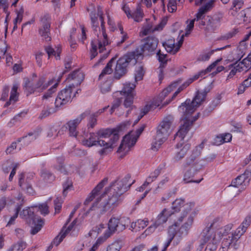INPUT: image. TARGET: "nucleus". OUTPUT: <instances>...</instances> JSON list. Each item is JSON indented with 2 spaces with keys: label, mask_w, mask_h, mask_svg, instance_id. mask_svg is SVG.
Returning <instances> with one entry per match:
<instances>
[{
  "label": "nucleus",
  "mask_w": 251,
  "mask_h": 251,
  "mask_svg": "<svg viewBox=\"0 0 251 251\" xmlns=\"http://www.w3.org/2000/svg\"><path fill=\"white\" fill-rule=\"evenodd\" d=\"M90 246L88 239L79 241L76 244L75 251H85L86 248Z\"/></svg>",
  "instance_id": "obj_45"
},
{
  "label": "nucleus",
  "mask_w": 251,
  "mask_h": 251,
  "mask_svg": "<svg viewBox=\"0 0 251 251\" xmlns=\"http://www.w3.org/2000/svg\"><path fill=\"white\" fill-rule=\"evenodd\" d=\"M214 2V0H210L204 5L200 7L198 12L197 13L198 16V18H200L201 16L204 15L207 11L211 9L213 6Z\"/></svg>",
  "instance_id": "obj_40"
},
{
  "label": "nucleus",
  "mask_w": 251,
  "mask_h": 251,
  "mask_svg": "<svg viewBox=\"0 0 251 251\" xmlns=\"http://www.w3.org/2000/svg\"><path fill=\"white\" fill-rule=\"evenodd\" d=\"M116 58L113 57L107 64L105 67L103 69L99 75V78L102 79L106 75H109L112 73L113 70L112 67L115 64Z\"/></svg>",
  "instance_id": "obj_32"
},
{
  "label": "nucleus",
  "mask_w": 251,
  "mask_h": 251,
  "mask_svg": "<svg viewBox=\"0 0 251 251\" xmlns=\"http://www.w3.org/2000/svg\"><path fill=\"white\" fill-rule=\"evenodd\" d=\"M119 129L115 128L102 129L97 131V134L100 139L109 138V140L106 143H113V145H115L119 139Z\"/></svg>",
  "instance_id": "obj_17"
},
{
  "label": "nucleus",
  "mask_w": 251,
  "mask_h": 251,
  "mask_svg": "<svg viewBox=\"0 0 251 251\" xmlns=\"http://www.w3.org/2000/svg\"><path fill=\"white\" fill-rule=\"evenodd\" d=\"M144 75V71L142 66L136 67L135 73V79L136 81L142 79Z\"/></svg>",
  "instance_id": "obj_52"
},
{
  "label": "nucleus",
  "mask_w": 251,
  "mask_h": 251,
  "mask_svg": "<svg viewBox=\"0 0 251 251\" xmlns=\"http://www.w3.org/2000/svg\"><path fill=\"white\" fill-rule=\"evenodd\" d=\"M110 236L109 232L105 233L103 236L100 237L95 243L90 248L89 251H96L99 246L103 242H104Z\"/></svg>",
  "instance_id": "obj_44"
},
{
  "label": "nucleus",
  "mask_w": 251,
  "mask_h": 251,
  "mask_svg": "<svg viewBox=\"0 0 251 251\" xmlns=\"http://www.w3.org/2000/svg\"><path fill=\"white\" fill-rule=\"evenodd\" d=\"M135 85L131 83H126L121 91L116 92L114 94L115 100L111 107V113L117 108L124 100V105L126 108H130V109L127 111V114H129L130 110L133 108V101L134 99V89Z\"/></svg>",
  "instance_id": "obj_6"
},
{
  "label": "nucleus",
  "mask_w": 251,
  "mask_h": 251,
  "mask_svg": "<svg viewBox=\"0 0 251 251\" xmlns=\"http://www.w3.org/2000/svg\"><path fill=\"white\" fill-rule=\"evenodd\" d=\"M233 227V225L228 224L224 226L218 227L213 223L206 227L202 231L200 247L205 248L204 251H215L217 244L223 237L228 235Z\"/></svg>",
  "instance_id": "obj_3"
},
{
  "label": "nucleus",
  "mask_w": 251,
  "mask_h": 251,
  "mask_svg": "<svg viewBox=\"0 0 251 251\" xmlns=\"http://www.w3.org/2000/svg\"><path fill=\"white\" fill-rule=\"evenodd\" d=\"M41 23L42 26L39 29V34L43 40L47 42L50 41L51 40V37L50 36V18L47 16H45L42 19Z\"/></svg>",
  "instance_id": "obj_19"
},
{
  "label": "nucleus",
  "mask_w": 251,
  "mask_h": 251,
  "mask_svg": "<svg viewBox=\"0 0 251 251\" xmlns=\"http://www.w3.org/2000/svg\"><path fill=\"white\" fill-rule=\"evenodd\" d=\"M173 214V213L172 212V211L170 210V209L164 208L161 212L158 214L154 223L159 226L166 223L168 218Z\"/></svg>",
  "instance_id": "obj_28"
},
{
  "label": "nucleus",
  "mask_w": 251,
  "mask_h": 251,
  "mask_svg": "<svg viewBox=\"0 0 251 251\" xmlns=\"http://www.w3.org/2000/svg\"><path fill=\"white\" fill-rule=\"evenodd\" d=\"M108 178L107 177L104 178L92 190L90 195L86 198L84 204L87 205L92 201L94 199H96V201L92 206V207L97 206L98 203L101 200V198L103 197L105 193H107L108 188H107L105 192L102 194H100V191L103 187V186L107 183Z\"/></svg>",
  "instance_id": "obj_13"
},
{
  "label": "nucleus",
  "mask_w": 251,
  "mask_h": 251,
  "mask_svg": "<svg viewBox=\"0 0 251 251\" xmlns=\"http://www.w3.org/2000/svg\"><path fill=\"white\" fill-rule=\"evenodd\" d=\"M221 97L218 96L215 98L209 104L208 107L205 111V114L208 115L209 113L211 112L217 106L219 105L221 103Z\"/></svg>",
  "instance_id": "obj_41"
},
{
  "label": "nucleus",
  "mask_w": 251,
  "mask_h": 251,
  "mask_svg": "<svg viewBox=\"0 0 251 251\" xmlns=\"http://www.w3.org/2000/svg\"><path fill=\"white\" fill-rule=\"evenodd\" d=\"M86 113L84 112L77 116L75 119L70 120L67 123V126L71 136L76 137L78 132L77 127L81 123V121L85 118Z\"/></svg>",
  "instance_id": "obj_20"
},
{
  "label": "nucleus",
  "mask_w": 251,
  "mask_h": 251,
  "mask_svg": "<svg viewBox=\"0 0 251 251\" xmlns=\"http://www.w3.org/2000/svg\"><path fill=\"white\" fill-rule=\"evenodd\" d=\"M206 164V160L201 159H200L199 161H197L195 164L190 165L191 166V168L184 172L183 181L186 183L194 182L199 183L201 182L203 180L202 177L197 180H193V178L205 167Z\"/></svg>",
  "instance_id": "obj_10"
},
{
  "label": "nucleus",
  "mask_w": 251,
  "mask_h": 251,
  "mask_svg": "<svg viewBox=\"0 0 251 251\" xmlns=\"http://www.w3.org/2000/svg\"><path fill=\"white\" fill-rule=\"evenodd\" d=\"M145 127L146 125L143 124L136 130L135 134L134 132H130L124 136L117 151L118 152L122 153L121 157L125 156L129 151L130 148L135 144L138 138Z\"/></svg>",
  "instance_id": "obj_8"
},
{
  "label": "nucleus",
  "mask_w": 251,
  "mask_h": 251,
  "mask_svg": "<svg viewBox=\"0 0 251 251\" xmlns=\"http://www.w3.org/2000/svg\"><path fill=\"white\" fill-rule=\"evenodd\" d=\"M121 242H114L107 247L106 251H120V249H121Z\"/></svg>",
  "instance_id": "obj_51"
},
{
  "label": "nucleus",
  "mask_w": 251,
  "mask_h": 251,
  "mask_svg": "<svg viewBox=\"0 0 251 251\" xmlns=\"http://www.w3.org/2000/svg\"><path fill=\"white\" fill-rule=\"evenodd\" d=\"M184 36V34L181 36L177 45H175V43L167 44L165 43L163 44V46L167 52L175 54L179 50L180 47L182 45L183 42Z\"/></svg>",
  "instance_id": "obj_27"
},
{
  "label": "nucleus",
  "mask_w": 251,
  "mask_h": 251,
  "mask_svg": "<svg viewBox=\"0 0 251 251\" xmlns=\"http://www.w3.org/2000/svg\"><path fill=\"white\" fill-rule=\"evenodd\" d=\"M73 91L72 86H68L59 92L55 100V107L59 108L70 103L73 98Z\"/></svg>",
  "instance_id": "obj_16"
},
{
  "label": "nucleus",
  "mask_w": 251,
  "mask_h": 251,
  "mask_svg": "<svg viewBox=\"0 0 251 251\" xmlns=\"http://www.w3.org/2000/svg\"><path fill=\"white\" fill-rule=\"evenodd\" d=\"M207 19H208V25L211 27L214 28L219 25L220 19L218 16L207 17Z\"/></svg>",
  "instance_id": "obj_47"
},
{
  "label": "nucleus",
  "mask_w": 251,
  "mask_h": 251,
  "mask_svg": "<svg viewBox=\"0 0 251 251\" xmlns=\"http://www.w3.org/2000/svg\"><path fill=\"white\" fill-rule=\"evenodd\" d=\"M133 53L128 52L117 61L114 74V76L116 78L119 79L126 73V67L132 59H136Z\"/></svg>",
  "instance_id": "obj_12"
},
{
  "label": "nucleus",
  "mask_w": 251,
  "mask_h": 251,
  "mask_svg": "<svg viewBox=\"0 0 251 251\" xmlns=\"http://www.w3.org/2000/svg\"><path fill=\"white\" fill-rule=\"evenodd\" d=\"M45 79L44 77H40L34 86H31L28 79L25 81V87L27 91V95L33 93L34 92L40 93L47 89L49 86L53 84V80H50L47 83H45Z\"/></svg>",
  "instance_id": "obj_15"
},
{
  "label": "nucleus",
  "mask_w": 251,
  "mask_h": 251,
  "mask_svg": "<svg viewBox=\"0 0 251 251\" xmlns=\"http://www.w3.org/2000/svg\"><path fill=\"white\" fill-rule=\"evenodd\" d=\"M38 136V134L37 132L29 133L28 135L19 139L18 140V143L22 141L24 145H28L31 142L35 140Z\"/></svg>",
  "instance_id": "obj_42"
},
{
  "label": "nucleus",
  "mask_w": 251,
  "mask_h": 251,
  "mask_svg": "<svg viewBox=\"0 0 251 251\" xmlns=\"http://www.w3.org/2000/svg\"><path fill=\"white\" fill-rule=\"evenodd\" d=\"M203 147L204 144L202 142L192 151L191 154L186 158L183 165L184 168H186L187 167L195 164L197 161L200 160H198L197 158L200 155Z\"/></svg>",
  "instance_id": "obj_18"
},
{
  "label": "nucleus",
  "mask_w": 251,
  "mask_h": 251,
  "mask_svg": "<svg viewBox=\"0 0 251 251\" xmlns=\"http://www.w3.org/2000/svg\"><path fill=\"white\" fill-rule=\"evenodd\" d=\"M156 56L161 64H164L167 63V54L162 53L160 50L157 51Z\"/></svg>",
  "instance_id": "obj_56"
},
{
  "label": "nucleus",
  "mask_w": 251,
  "mask_h": 251,
  "mask_svg": "<svg viewBox=\"0 0 251 251\" xmlns=\"http://www.w3.org/2000/svg\"><path fill=\"white\" fill-rule=\"evenodd\" d=\"M167 20L166 18L163 19L160 23L154 28H152L150 25H148L144 27L142 31L143 35H147L151 32L154 31H159L163 29L164 26L166 25Z\"/></svg>",
  "instance_id": "obj_29"
},
{
  "label": "nucleus",
  "mask_w": 251,
  "mask_h": 251,
  "mask_svg": "<svg viewBox=\"0 0 251 251\" xmlns=\"http://www.w3.org/2000/svg\"><path fill=\"white\" fill-rule=\"evenodd\" d=\"M20 216L22 218L29 221V223H30V221H32L33 223H35L36 218L34 216V211L32 207H27L23 209L21 212Z\"/></svg>",
  "instance_id": "obj_31"
},
{
  "label": "nucleus",
  "mask_w": 251,
  "mask_h": 251,
  "mask_svg": "<svg viewBox=\"0 0 251 251\" xmlns=\"http://www.w3.org/2000/svg\"><path fill=\"white\" fill-rule=\"evenodd\" d=\"M177 86V82H174L171 85H170L168 87H167L166 88L164 89L162 92L159 94L158 98L157 100L158 102L163 104V101L165 99V98L168 96L169 93H170L171 92L173 91L176 88Z\"/></svg>",
  "instance_id": "obj_30"
},
{
  "label": "nucleus",
  "mask_w": 251,
  "mask_h": 251,
  "mask_svg": "<svg viewBox=\"0 0 251 251\" xmlns=\"http://www.w3.org/2000/svg\"><path fill=\"white\" fill-rule=\"evenodd\" d=\"M100 147H103V149L100 150L99 153L100 155H102L106 153L107 150L110 149V151H112L113 149L115 146V145H113V143H106L105 144H104L103 146H100Z\"/></svg>",
  "instance_id": "obj_54"
},
{
  "label": "nucleus",
  "mask_w": 251,
  "mask_h": 251,
  "mask_svg": "<svg viewBox=\"0 0 251 251\" xmlns=\"http://www.w3.org/2000/svg\"><path fill=\"white\" fill-rule=\"evenodd\" d=\"M62 202L63 201L60 198H56V199L54 200V204L55 213H58L60 212L62 208Z\"/></svg>",
  "instance_id": "obj_60"
},
{
  "label": "nucleus",
  "mask_w": 251,
  "mask_h": 251,
  "mask_svg": "<svg viewBox=\"0 0 251 251\" xmlns=\"http://www.w3.org/2000/svg\"><path fill=\"white\" fill-rule=\"evenodd\" d=\"M82 144L86 147H91L94 146H103L106 144V141L100 139L96 132L90 133L89 138L82 140Z\"/></svg>",
  "instance_id": "obj_23"
},
{
  "label": "nucleus",
  "mask_w": 251,
  "mask_h": 251,
  "mask_svg": "<svg viewBox=\"0 0 251 251\" xmlns=\"http://www.w3.org/2000/svg\"><path fill=\"white\" fill-rule=\"evenodd\" d=\"M230 236H228V237H224L223 241H222V247L221 248H220L219 250V251H236V250L238 249H233V248H231V247H230V246H225L224 245V242L225 240L226 239H230Z\"/></svg>",
  "instance_id": "obj_61"
},
{
  "label": "nucleus",
  "mask_w": 251,
  "mask_h": 251,
  "mask_svg": "<svg viewBox=\"0 0 251 251\" xmlns=\"http://www.w3.org/2000/svg\"><path fill=\"white\" fill-rule=\"evenodd\" d=\"M21 210V207L19 205L16 206L15 209V213L10 218L9 221H8L6 226H10L11 225H13L14 224L15 220L18 217L19 211Z\"/></svg>",
  "instance_id": "obj_57"
},
{
  "label": "nucleus",
  "mask_w": 251,
  "mask_h": 251,
  "mask_svg": "<svg viewBox=\"0 0 251 251\" xmlns=\"http://www.w3.org/2000/svg\"><path fill=\"white\" fill-rule=\"evenodd\" d=\"M213 52L214 50H211L207 52L202 53L199 56L198 60L200 61H207L209 59L210 56L213 53Z\"/></svg>",
  "instance_id": "obj_62"
},
{
  "label": "nucleus",
  "mask_w": 251,
  "mask_h": 251,
  "mask_svg": "<svg viewBox=\"0 0 251 251\" xmlns=\"http://www.w3.org/2000/svg\"><path fill=\"white\" fill-rule=\"evenodd\" d=\"M186 204L183 199H176L172 203L171 209H170V210H171L172 212L173 213V214H174L176 212L179 211L181 208H182V209H183L184 205Z\"/></svg>",
  "instance_id": "obj_37"
},
{
  "label": "nucleus",
  "mask_w": 251,
  "mask_h": 251,
  "mask_svg": "<svg viewBox=\"0 0 251 251\" xmlns=\"http://www.w3.org/2000/svg\"><path fill=\"white\" fill-rule=\"evenodd\" d=\"M36 207H38L41 214L44 216L47 215L49 212V207L46 203L40 204Z\"/></svg>",
  "instance_id": "obj_58"
},
{
  "label": "nucleus",
  "mask_w": 251,
  "mask_h": 251,
  "mask_svg": "<svg viewBox=\"0 0 251 251\" xmlns=\"http://www.w3.org/2000/svg\"><path fill=\"white\" fill-rule=\"evenodd\" d=\"M195 203L190 202L184 205L183 209L177 217V221L168 230V237L163 245L162 251H165L173 239L176 240L177 244L181 237L186 235L191 228L196 213L194 209Z\"/></svg>",
  "instance_id": "obj_1"
},
{
  "label": "nucleus",
  "mask_w": 251,
  "mask_h": 251,
  "mask_svg": "<svg viewBox=\"0 0 251 251\" xmlns=\"http://www.w3.org/2000/svg\"><path fill=\"white\" fill-rule=\"evenodd\" d=\"M208 91L207 88L201 91H198L192 101L187 100L185 102L179 106V111L183 114V119L181 120L180 128L176 133V137L180 138V140L184 139L193 123L197 120V116L193 117L189 116L205 100Z\"/></svg>",
  "instance_id": "obj_2"
},
{
  "label": "nucleus",
  "mask_w": 251,
  "mask_h": 251,
  "mask_svg": "<svg viewBox=\"0 0 251 251\" xmlns=\"http://www.w3.org/2000/svg\"><path fill=\"white\" fill-rule=\"evenodd\" d=\"M57 165L54 166V168L60 172L64 174H66L67 172L65 170V167L63 165V158L62 157H58L56 159Z\"/></svg>",
  "instance_id": "obj_49"
},
{
  "label": "nucleus",
  "mask_w": 251,
  "mask_h": 251,
  "mask_svg": "<svg viewBox=\"0 0 251 251\" xmlns=\"http://www.w3.org/2000/svg\"><path fill=\"white\" fill-rule=\"evenodd\" d=\"M173 122V118L171 116H168L163 120L156 129L161 131L165 136H169L174 128Z\"/></svg>",
  "instance_id": "obj_22"
},
{
  "label": "nucleus",
  "mask_w": 251,
  "mask_h": 251,
  "mask_svg": "<svg viewBox=\"0 0 251 251\" xmlns=\"http://www.w3.org/2000/svg\"><path fill=\"white\" fill-rule=\"evenodd\" d=\"M129 176H126L121 180H116L113 183L110 188V194L107 200L100 203L99 207L101 213L112 211L120 202V196L130 187L132 183H127Z\"/></svg>",
  "instance_id": "obj_5"
},
{
  "label": "nucleus",
  "mask_w": 251,
  "mask_h": 251,
  "mask_svg": "<svg viewBox=\"0 0 251 251\" xmlns=\"http://www.w3.org/2000/svg\"><path fill=\"white\" fill-rule=\"evenodd\" d=\"M18 88V85L16 84H14L10 93V96L9 100L6 102L5 106H9L11 103H14L18 100V93H17V90Z\"/></svg>",
  "instance_id": "obj_34"
},
{
  "label": "nucleus",
  "mask_w": 251,
  "mask_h": 251,
  "mask_svg": "<svg viewBox=\"0 0 251 251\" xmlns=\"http://www.w3.org/2000/svg\"><path fill=\"white\" fill-rule=\"evenodd\" d=\"M251 223V215H248L245 217L241 225L231 233L230 236V238L224 241V245L225 246H230L233 249H238L241 244L239 239L246 231Z\"/></svg>",
  "instance_id": "obj_7"
},
{
  "label": "nucleus",
  "mask_w": 251,
  "mask_h": 251,
  "mask_svg": "<svg viewBox=\"0 0 251 251\" xmlns=\"http://www.w3.org/2000/svg\"><path fill=\"white\" fill-rule=\"evenodd\" d=\"M26 247L25 242L21 241L12 246L7 251H23Z\"/></svg>",
  "instance_id": "obj_48"
},
{
  "label": "nucleus",
  "mask_w": 251,
  "mask_h": 251,
  "mask_svg": "<svg viewBox=\"0 0 251 251\" xmlns=\"http://www.w3.org/2000/svg\"><path fill=\"white\" fill-rule=\"evenodd\" d=\"M168 137V136H165L161 131L156 129V135L154 136L151 143V150L157 151L167 139Z\"/></svg>",
  "instance_id": "obj_24"
},
{
  "label": "nucleus",
  "mask_w": 251,
  "mask_h": 251,
  "mask_svg": "<svg viewBox=\"0 0 251 251\" xmlns=\"http://www.w3.org/2000/svg\"><path fill=\"white\" fill-rule=\"evenodd\" d=\"M198 15L196 14V18L193 20H191L190 21L189 23L187 25L185 28V35L187 36L190 33L191 31L193 29L195 22L196 21H198L199 19H200V18L198 19Z\"/></svg>",
  "instance_id": "obj_55"
},
{
  "label": "nucleus",
  "mask_w": 251,
  "mask_h": 251,
  "mask_svg": "<svg viewBox=\"0 0 251 251\" xmlns=\"http://www.w3.org/2000/svg\"><path fill=\"white\" fill-rule=\"evenodd\" d=\"M40 176L47 183H50L55 179L54 176L46 169H43L40 172Z\"/></svg>",
  "instance_id": "obj_35"
},
{
  "label": "nucleus",
  "mask_w": 251,
  "mask_h": 251,
  "mask_svg": "<svg viewBox=\"0 0 251 251\" xmlns=\"http://www.w3.org/2000/svg\"><path fill=\"white\" fill-rule=\"evenodd\" d=\"M246 180H247V183H248L249 180L248 179L246 172H245L244 174L239 176L235 179L233 180L231 182V185L235 187H238L239 186L243 184L245 185Z\"/></svg>",
  "instance_id": "obj_33"
},
{
  "label": "nucleus",
  "mask_w": 251,
  "mask_h": 251,
  "mask_svg": "<svg viewBox=\"0 0 251 251\" xmlns=\"http://www.w3.org/2000/svg\"><path fill=\"white\" fill-rule=\"evenodd\" d=\"M19 186L25 190H26V192L30 194H32L33 193L32 188L30 184L28 183H25L24 182V174L21 173L19 175Z\"/></svg>",
  "instance_id": "obj_36"
},
{
  "label": "nucleus",
  "mask_w": 251,
  "mask_h": 251,
  "mask_svg": "<svg viewBox=\"0 0 251 251\" xmlns=\"http://www.w3.org/2000/svg\"><path fill=\"white\" fill-rule=\"evenodd\" d=\"M58 85V82H55L43 95V100H48L51 98L56 91V87Z\"/></svg>",
  "instance_id": "obj_46"
},
{
  "label": "nucleus",
  "mask_w": 251,
  "mask_h": 251,
  "mask_svg": "<svg viewBox=\"0 0 251 251\" xmlns=\"http://www.w3.org/2000/svg\"><path fill=\"white\" fill-rule=\"evenodd\" d=\"M76 223V220L73 221V222L68 226L65 231V228L63 227L59 234L53 240V244L56 246H58L65 237L66 234L73 229Z\"/></svg>",
  "instance_id": "obj_26"
},
{
  "label": "nucleus",
  "mask_w": 251,
  "mask_h": 251,
  "mask_svg": "<svg viewBox=\"0 0 251 251\" xmlns=\"http://www.w3.org/2000/svg\"><path fill=\"white\" fill-rule=\"evenodd\" d=\"M45 50L48 55L49 58L54 56L56 60L60 59V54L61 52V49L58 47L55 50L51 46H49L45 47Z\"/></svg>",
  "instance_id": "obj_39"
},
{
  "label": "nucleus",
  "mask_w": 251,
  "mask_h": 251,
  "mask_svg": "<svg viewBox=\"0 0 251 251\" xmlns=\"http://www.w3.org/2000/svg\"><path fill=\"white\" fill-rule=\"evenodd\" d=\"M143 16V11L141 8L140 5L138 4L135 11L131 14L130 18H133L137 22H140L142 20Z\"/></svg>",
  "instance_id": "obj_43"
},
{
  "label": "nucleus",
  "mask_w": 251,
  "mask_h": 251,
  "mask_svg": "<svg viewBox=\"0 0 251 251\" xmlns=\"http://www.w3.org/2000/svg\"><path fill=\"white\" fill-rule=\"evenodd\" d=\"M72 182L71 180L67 179L65 182L63 184V194L64 196H66L68 192V191H70L73 187Z\"/></svg>",
  "instance_id": "obj_50"
},
{
  "label": "nucleus",
  "mask_w": 251,
  "mask_h": 251,
  "mask_svg": "<svg viewBox=\"0 0 251 251\" xmlns=\"http://www.w3.org/2000/svg\"><path fill=\"white\" fill-rule=\"evenodd\" d=\"M90 17L94 33L96 36V37L91 42L90 59L92 60L98 54V49H99L100 52H102L105 50V46L110 44V42L105 32L104 23L102 15L100 16V27L99 26L98 17L95 13H91Z\"/></svg>",
  "instance_id": "obj_4"
},
{
  "label": "nucleus",
  "mask_w": 251,
  "mask_h": 251,
  "mask_svg": "<svg viewBox=\"0 0 251 251\" xmlns=\"http://www.w3.org/2000/svg\"><path fill=\"white\" fill-rule=\"evenodd\" d=\"M58 131L54 126L50 127L47 131V136L49 137L54 138L57 136Z\"/></svg>",
  "instance_id": "obj_64"
},
{
  "label": "nucleus",
  "mask_w": 251,
  "mask_h": 251,
  "mask_svg": "<svg viewBox=\"0 0 251 251\" xmlns=\"http://www.w3.org/2000/svg\"><path fill=\"white\" fill-rule=\"evenodd\" d=\"M84 78V74L80 71L77 70L73 72L67 78L69 81H73L69 86H71L72 88L74 89L75 86H78L81 83Z\"/></svg>",
  "instance_id": "obj_25"
},
{
  "label": "nucleus",
  "mask_w": 251,
  "mask_h": 251,
  "mask_svg": "<svg viewBox=\"0 0 251 251\" xmlns=\"http://www.w3.org/2000/svg\"><path fill=\"white\" fill-rule=\"evenodd\" d=\"M190 148V145L189 144H185L180 151L176 154L174 157V160L175 161H178L183 158Z\"/></svg>",
  "instance_id": "obj_38"
},
{
  "label": "nucleus",
  "mask_w": 251,
  "mask_h": 251,
  "mask_svg": "<svg viewBox=\"0 0 251 251\" xmlns=\"http://www.w3.org/2000/svg\"><path fill=\"white\" fill-rule=\"evenodd\" d=\"M7 50V45L2 40L0 41V58H4Z\"/></svg>",
  "instance_id": "obj_63"
},
{
  "label": "nucleus",
  "mask_w": 251,
  "mask_h": 251,
  "mask_svg": "<svg viewBox=\"0 0 251 251\" xmlns=\"http://www.w3.org/2000/svg\"><path fill=\"white\" fill-rule=\"evenodd\" d=\"M158 44V40L153 36H149L144 39L141 46L137 48L136 50L131 52L134 54L136 59L142 57L144 54L150 55L156 49Z\"/></svg>",
  "instance_id": "obj_9"
},
{
  "label": "nucleus",
  "mask_w": 251,
  "mask_h": 251,
  "mask_svg": "<svg viewBox=\"0 0 251 251\" xmlns=\"http://www.w3.org/2000/svg\"><path fill=\"white\" fill-rule=\"evenodd\" d=\"M37 222L38 223L35 224V226L33 227L31 230V233L33 235H34L38 232L41 230L43 226L44 221L41 218L37 219Z\"/></svg>",
  "instance_id": "obj_53"
},
{
  "label": "nucleus",
  "mask_w": 251,
  "mask_h": 251,
  "mask_svg": "<svg viewBox=\"0 0 251 251\" xmlns=\"http://www.w3.org/2000/svg\"><path fill=\"white\" fill-rule=\"evenodd\" d=\"M130 223V219L127 217H124L121 219L118 218L112 217L109 221L108 227V230L105 233H111L116 231H122L124 230L126 227Z\"/></svg>",
  "instance_id": "obj_14"
},
{
  "label": "nucleus",
  "mask_w": 251,
  "mask_h": 251,
  "mask_svg": "<svg viewBox=\"0 0 251 251\" xmlns=\"http://www.w3.org/2000/svg\"><path fill=\"white\" fill-rule=\"evenodd\" d=\"M173 122V118L171 116H168L163 120L156 129L161 131L165 136H169L174 128Z\"/></svg>",
  "instance_id": "obj_21"
},
{
  "label": "nucleus",
  "mask_w": 251,
  "mask_h": 251,
  "mask_svg": "<svg viewBox=\"0 0 251 251\" xmlns=\"http://www.w3.org/2000/svg\"><path fill=\"white\" fill-rule=\"evenodd\" d=\"M228 67L231 69L227 76L229 78L232 77L238 73L247 72L251 68V51L242 61H237L235 63L230 64Z\"/></svg>",
  "instance_id": "obj_11"
},
{
  "label": "nucleus",
  "mask_w": 251,
  "mask_h": 251,
  "mask_svg": "<svg viewBox=\"0 0 251 251\" xmlns=\"http://www.w3.org/2000/svg\"><path fill=\"white\" fill-rule=\"evenodd\" d=\"M97 119L95 115H91L88 120L87 126L88 128H93L97 125Z\"/></svg>",
  "instance_id": "obj_59"
}]
</instances>
